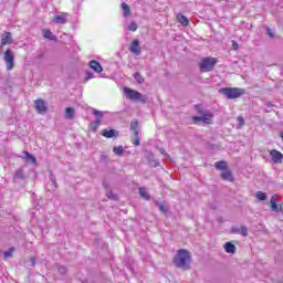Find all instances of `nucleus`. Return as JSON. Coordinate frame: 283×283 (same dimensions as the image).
Listing matches in <instances>:
<instances>
[{
  "instance_id": "nucleus-1",
  "label": "nucleus",
  "mask_w": 283,
  "mask_h": 283,
  "mask_svg": "<svg viewBox=\"0 0 283 283\" xmlns=\"http://www.w3.org/2000/svg\"><path fill=\"white\" fill-rule=\"evenodd\" d=\"M172 262L177 269L189 271V269H191V252L185 249L178 250L172 259Z\"/></svg>"
},
{
  "instance_id": "nucleus-2",
  "label": "nucleus",
  "mask_w": 283,
  "mask_h": 283,
  "mask_svg": "<svg viewBox=\"0 0 283 283\" xmlns=\"http://www.w3.org/2000/svg\"><path fill=\"white\" fill-rule=\"evenodd\" d=\"M214 167L218 171H221V180H227L228 182H233V172L229 169V165L224 160L217 161Z\"/></svg>"
},
{
  "instance_id": "nucleus-3",
  "label": "nucleus",
  "mask_w": 283,
  "mask_h": 283,
  "mask_svg": "<svg viewBox=\"0 0 283 283\" xmlns=\"http://www.w3.org/2000/svg\"><path fill=\"white\" fill-rule=\"evenodd\" d=\"M220 94L227 96L230 101L235 98H240V96H244V88L240 87H223L219 90Z\"/></svg>"
},
{
  "instance_id": "nucleus-4",
  "label": "nucleus",
  "mask_w": 283,
  "mask_h": 283,
  "mask_svg": "<svg viewBox=\"0 0 283 283\" xmlns=\"http://www.w3.org/2000/svg\"><path fill=\"white\" fill-rule=\"evenodd\" d=\"M124 94L129 101H139L140 103H147V96L142 95L140 92L129 88V87H124Z\"/></svg>"
},
{
  "instance_id": "nucleus-5",
  "label": "nucleus",
  "mask_w": 283,
  "mask_h": 283,
  "mask_svg": "<svg viewBox=\"0 0 283 283\" xmlns=\"http://www.w3.org/2000/svg\"><path fill=\"white\" fill-rule=\"evenodd\" d=\"M217 63H218V59L216 57H205L199 63V70L200 72H212Z\"/></svg>"
},
{
  "instance_id": "nucleus-6",
  "label": "nucleus",
  "mask_w": 283,
  "mask_h": 283,
  "mask_svg": "<svg viewBox=\"0 0 283 283\" xmlns=\"http://www.w3.org/2000/svg\"><path fill=\"white\" fill-rule=\"evenodd\" d=\"M206 123V125H213V113H206L203 116H192L193 125H198V123Z\"/></svg>"
},
{
  "instance_id": "nucleus-7",
  "label": "nucleus",
  "mask_w": 283,
  "mask_h": 283,
  "mask_svg": "<svg viewBox=\"0 0 283 283\" xmlns=\"http://www.w3.org/2000/svg\"><path fill=\"white\" fill-rule=\"evenodd\" d=\"M4 63L7 65V70H14V54H12V52L10 50H7L4 52Z\"/></svg>"
},
{
  "instance_id": "nucleus-8",
  "label": "nucleus",
  "mask_w": 283,
  "mask_h": 283,
  "mask_svg": "<svg viewBox=\"0 0 283 283\" xmlns=\"http://www.w3.org/2000/svg\"><path fill=\"white\" fill-rule=\"evenodd\" d=\"M271 158H272V161L275 164V165H281L282 160H283V154L277 150V149H272L269 151Z\"/></svg>"
},
{
  "instance_id": "nucleus-9",
  "label": "nucleus",
  "mask_w": 283,
  "mask_h": 283,
  "mask_svg": "<svg viewBox=\"0 0 283 283\" xmlns=\"http://www.w3.org/2000/svg\"><path fill=\"white\" fill-rule=\"evenodd\" d=\"M35 109L38 114H45L48 112V106L45 105V101L43 99H35L34 101Z\"/></svg>"
},
{
  "instance_id": "nucleus-10",
  "label": "nucleus",
  "mask_w": 283,
  "mask_h": 283,
  "mask_svg": "<svg viewBox=\"0 0 283 283\" xmlns=\"http://www.w3.org/2000/svg\"><path fill=\"white\" fill-rule=\"evenodd\" d=\"M101 135L104 137V138H118L119 136V133L118 130L114 129V128H111V129H103L101 132Z\"/></svg>"
},
{
  "instance_id": "nucleus-11",
  "label": "nucleus",
  "mask_w": 283,
  "mask_h": 283,
  "mask_svg": "<svg viewBox=\"0 0 283 283\" xmlns=\"http://www.w3.org/2000/svg\"><path fill=\"white\" fill-rule=\"evenodd\" d=\"M270 207L272 209V211H283V203H281L280 206H277V196L274 195L272 196L271 200H270Z\"/></svg>"
},
{
  "instance_id": "nucleus-12",
  "label": "nucleus",
  "mask_w": 283,
  "mask_h": 283,
  "mask_svg": "<svg viewBox=\"0 0 283 283\" xmlns=\"http://www.w3.org/2000/svg\"><path fill=\"white\" fill-rule=\"evenodd\" d=\"M129 52H132V54H135V56H140V43L138 42V40H134L130 44L129 48Z\"/></svg>"
},
{
  "instance_id": "nucleus-13",
  "label": "nucleus",
  "mask_w": 283,
  "mask_h": 283,
  "mask_svg": "<svg viewBox=\"0 0 283 283\" xmlns=\"http://www.w3.org/2000/svg\"><path fill=\"white\" fill-rule=\"evenodd\" d=\"M88 65H90L91 70H93L97 74H101V72H103V65H101L98 63V61H96V60L90 61Z\"/></svg>"
},
{
  "instance_id": "nucleus-14",
  "label": "nucleus",
  "mask_w": 283,
  "mask_h": 283,
  "mask_svg": "<svg viewBox=\"0 0 283 283\" xmlns=\"http://www.w3.org/2000/svg\"><path fill=\"white\" fill-rule=\"evenodd\" d=\"M176 19L178 23H181L185 28L189 27V19L186 18L182 13H177Z\"/></svg>"
},
{
  "instance_id": "nucleus-15",
  "label": "nucleus",
  "mask_w": 283,
  "mask_h": 283,
  "mask_svg": "<svg viewBox=\"0 0 283 283\" xmlns=\"http://www.w3.org/2000/svg\"><path fill=\"white\" fill-rule=\"evenodd\" d=\"M98 127H101V118H97L95 122L88 124V129L96 134L98 132Z\"/></svg>"
},
{
  "instance_id": "nucleus-16",
  "label": "nucleus",
  "mask_w": 283,
  "mask_h": 283,
  "mask_svg": "<svg viewBox=\"0 0 283 283\" xmlns=\"http://www.w3.org/2000/svg\"><path fill=\"white\" fill-rule=\"evenodd\" d=\"M42 34L44 39H49V41H56V35L52 34V31L49 29H43Z\"/></svg>"
},
{
  "instance_id": "nucleus-17",
  "label": "nucleus",
  "mask_w": 283,
  "mask_h": 283,
  "mask_svg": "<svg viewBox=\"0 0 283 283\" xmlns=\"http://www.w3.org/2000/svg\"><path fill=\"white\" fill-rule=\"evenodd\" d=\"M223 249L226 251V253H235L237 251V248H235V244L231 243V242H227L224 245H223Z\"/></svg>"
},
{
  "instance_id": "nucleus-18",
  "label": "nucleus",
  "mask_w": 283,
  "mask_h": 283,
  "mask_svg": "<svg viewBox=\"0 0 283 283\" xmlns=\"http://www.w3.org/2000/svg\"><path fill=\"white\" fill-rule=\"evenodd\" d=\"M130 129L134 132L135 136L138 137V134H140L139 124L137 120H133L130 123Z\"/></svg>"
},
{
  "instance_id": "nucleus-19",
  "label": "nucleus",
  "mask_w": 283,
  "mask_h": 283,
  "mask_svg": "<svg viewBox=\"0 0 283 283\" xmlns=\"http://www.w3.org/2000/svg\"><path fill=\"white\" fill-rule=\"evenodd\" d=\"M122 10H123L124 17H130L132 15V9L128 7L127 3H125V2L122 3Z\"/></svg>"
},
{
  "instance_id": "nucleus-20",
  "label": "nucleus",
  "mask_w": 283,
  "mask_h": 283,
  "mask_svg": "<svg viewBox=\"0 0 283 283\" xmlns=\"http://www.w3.org/2000/svg\"><path fill=\"white\" fill-rule=\"evenodd\" d=\"M65 118H69V120H72L74 118V108L66 107V109H65Z\"/></svg>"
},
{
  "instance_id": "nucleus-21",
  "label": "nucleus",
  "mask_w": 283,
  "mask_h": 283,
  "mask_svg": "<svg viewBox=\"0 0 283 283\" xmlns=\"http://www.w3.org/2000/svg\"><path fill=\"white\" fill-rule=\"evenodd\" d=\"M24 157L27 160H30L31 165H36V157H34L32 154L24 151Z\"/></svg>"
},
{
  "instance_id": "nucleus-22",
  "label": "nucleus",
  "mask_w": 283,
  "mask_h": 283,
  "mask_svg": "<svg viewBox=\"0 0 283 283\" xmlns=\"http://www.w3.org/2000/svg\"><path fill=\"white\" fill-rule=\"evenodd\" d=\"M10 36H12V34L10 32H6L1 39V45H8Z\"/></svg>"
},
{
  "instance_id": "nucleus-23",
  "label": "nucleus",
  "mask_w": 283,
  "mask_h": 283,
  "mask_svg": "<svg viewBox=\"0 0 283 283\" xmlns=\"http://www.w3.org/2000/svg\"><path fill=\"white\" fill-rule=\"evenodd\" d=\"M113 153L116 155V156H123V154H125V149L123 148V146H115L113 148Z\"/></svg>"
},
{
  "instance_id": "nucleus-24",
  "label": "nucleus",
  "mask_w": 283,
  "mask_h": 283,
  "mask_svg": "<svg viewBox=\"0 0 283 283\" xmlns=\"http://www.w3.org/2000/svg\"><path fill=\"white\" fill-rule=\"evenodd\" d=\"M139 196L144 198V200H149V195L147 193V190L144 187L139 188Z\"/></svg>"
},
{
  "instance_id": "nucleus-25",
  "label": "nucleus",
  "mask_w": 283,
  "mask_h": 283,
  "mask_svg": "<svg viewBox=\"0 0 283 283\" xmlns=\"http://www.w3.org/2000/svg\"><path fill=\"white\" fill-rule=\"evenodd\" d=\"M14 251H17L15 248H10L9 251H6V252L3 253L4 260H10V258H12Z\"/></svg>"
},
{
  "instance_id": "nucleus-26",
  "label": "nucleus",
  "mask_w": 283,
  "mask_h": 283,
  "mask_svg": "<svg viewBox=\"0 0 283 283\" xmlns=\"http://www.w3.org/2000/svg\"><path fill=\"white\" fill-rule=\"evenodd\" d=\"M53 21H55L59 24L65 23V14L54 15Z\"/></svg>"
},
{
  "instance_id": "nucleus-27",
  "label": "nucleus",
  "mask_w": 283,
  "mask_h": 283,
  "mask_svg": "<svg viewBox=\"0 0 283 283\" xmlns=\"http://www.w3.org/2000/svg\"><path fill=\"white\" fill-rule=\"evenodd\" d=\"M134 78H135V81H137V83H139V84L145 83V77H143V75H142L140 73H135V74H134Z\"/></svg>"
},
{
  "instance_id": "nucleus-28",
  "label": "nucleus",
  "mask_w": 283,
  "mask_h": 283,
  "mask_svg": "<svg viewBox=\"0 0 283 283\" xmlns=\"http://www.w3.org/2000/svg\"><path fill=\"white\" fill-rule=\"evenodd\" d=\"M128 30L130 32H136V30H138V24L136 22H130L128 25Z\"/></svg>"
},
{
  "instance_id": "nucleus-29",
  "label": "nucleus",
  "mask_w": 283,
  "mask_h": 283,
  "mask_svg": "<svg viewBox=\"0 0 283 283\" xmlns=\"http://www.w3.org/2000/svg\"><path fill=\"white\" fill-rule=\"evenodd\" d=\"M237 120H238V129H241V127H244V117L238 116Z\"/></svg>"
},
{
  "instance_id": "nucleus-30",
  "label": "nucleus",
  "mask_w": 283,
  "mask_h": 283,
  "mask_svg": "<svg viewBox=\"0 0 283 283\" xmlns=\"http://www.w3.org/2000/svg\"><path fill=\"white\" fill-rule=\"evenodd\" d=\"M93 116H96V118H103L104 114L103 112L96 109V108H93Z\"/></svg>"
},
{
  "instance_id": "nucleus-31",
  "label": "nucleus",
  "mask_w": 283,
  "mask_h": 283,
  "mask_svg": "<svg viewBox=\"0 0 283 283\" xmlns=\"http://www.w3.org/2000/svg\"><path fill=\"white\" fill-rule=\"evenodd\" d=\"M255 197L258 198V200H266V195L262 191H258Z\"/></svg>"
},
{
  "instance_id": "nucleus-32",
  "label": "nucleus",
  "mask_w": 283,
  "mask_h": 283,
  "mask_svg": "<svg viewBox=\"0 0 283 283\" xmlns=\"http://www.w3.org/2000/svg\"><path fill=\"white\" fill-rule=\"evenodd\" d=\"M240 233H241V235H243V238H247V235H249V229L247 227L242 226Z\"/></svg>"
},
{
  "instance_id": "nucleus-33",
  "label": "nucleus",
  "mask_w": 283,
  "mask_h": 283,
  "mask_svg": "<svg viewBox=\"0 0 283 283\" xmlns=\"http://www.w3.org/2000/svg\"><path fill=\"white\" fill-rule=\"evenodd\" d=\"M266 30H268V36H270V39H275V33H273V29L268 27Z\"/></svg>"
},
{
  "instance_id": "nucleus-34",
  "label": "nucleus",
  "mask_w": 283,
  "mask_h": 283,
  "mask_svg": "<svg viewBox=\"0 0 283 283\" xmlns=\"http://www.w3.org/2000/svg\"><path fill=\"white\" fill-rule=\"evenodd\" d=\"M159 210L163 211V213H167L169 211V208L163 203L159 205Z\"/></svg>"
},
{
  "instance_id": "nucleus-35",
  "label": "nucleus",
  "mask_w": 283,
  "mask_h": 283,
  "mask_svg": "<svg viewBox=\"0 0 283 283\" xmlns=\"http://www.w3.org/2000/svg\"><path fill=\"white\" fill-rule=\"evenodd\" d=\"M107 198H109V200H118V197L112 192L107 195Z\"/></svg>"
},
{
  "instance_id": "nucleus-36",
  "label": "nucleus",
  "mask_w": 283,
  "mask_h": 283,
  "mask_svg": "<svg viewBox=\"0 0 283 283\" xmlns=\"http://www.w3.org/2000/svg\"><path fill=\"white\" fill-rule=\"evenodd\" d=\"M232 48H233V50H239L240 44H238V41H235V40L232 41Z\"/></svg>"
},
{
  "instance_id": "nucleus-37",
  "label": "nucleus",
  "mask_w": 283,
  "mask_h": 283,
  "mask_svg": "<svg viewBox=\"0 0 283 283\" xmlns=\"http://www.w3.org/2000/svg\"><path fill=\"white\" fill-rule=\"evenodd\" d=\"M133 145H135V147H138V145H140V139L138 138V136L133 140Z\"/></svg>"
},
{
  "instance_id": "nucleus-38",
  "label": "nucleus",
  "mask_w": 283,
  "mask_h": 283,
  "mask_svg": "<svg viewBox=\"0 0 283 283\" xmlns=\"http://www.w3.org/2000/svg\"><path fill=\"white\" fill-rule=\"evenodd\" d=\"M91 78H94V74L93 73H86V78L85 81H91Z\"/></svg>"
},
{
  "instance_id": "nucleus-39",
  "label": "nucleus",
  "mask_w": 283,
  "mask_h": 283,
  "mask_svg": "<svg viewBox=\"0 0 283 283\" xmlns=\"http://www.w3.org/2000/svg\"><path fill=\"white\" fill-rule=\"evenodd\" d=\"M195 107H196L198 114H200V115L205 114V113L202 112V108L200 107V105H196Z\"/></svg>"
},
{
  "instance_id": "nucleus-40",
  "label": "nucleus",
  "mask_w": 283,
  "mask_h": 283,
  "mask_svg": "<svg viewBox=\"0 0 283 283\" xmlns=\"http://www.w3.org/2000/svg\"><path fill=\"white\" fill-rule=\"evenodd\" d=\"M232 233H240V230L233 229V230H232Z\"/></svg>"
}]
</instances>
